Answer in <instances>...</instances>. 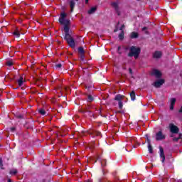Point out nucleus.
Wrapping results in <instances>:
<instances>
[{"mask_svg":"<svg viewBox=\"0 0 182 182\" xmlns=\"http://www.w3.org/2000/svg\"><path fill=\"white\" fill-rule=\"evenodd\" d=\"M68 14L65 12L60 14L58 19L61 25H64V32L65 33V39L71 48H75V40L72 38V36L69 34V25H70V20L67 19Z\"/></svg>","mask_w":182,"mask_h":182,"instance_id":"obj_1","label":"nucleus"},{"mask_svg":"<svg viewBox=\"0 0 182 182\" xmlns=\"http://www.w3.org/2000/svg\"><path fill=\"white\" fill-rule=\"evenodd\" d=\"M140 48L136 46H131L129 48V52L128 53L129 58H134V59H137L139 55H140Z\"/></svg>","mask_w":182,"mask_h":182,"instance_id":"obj_2","label":"nucleus"},{"mask_svg":"<svg viewBox=\"0 0 182 182\" xmlns=\"http://www.w3.org/2000/svg\"><path fill=\"white\" fill-rule=\"evenodd\" d=\"M111 6H112V8L114 9V11H116L117 14L118 16H120V2L113 1L111 3Z\"/></svg>","mask_w":182,"mask_h":182,"instance_id":"obj_3","label":"nucleus"},{"mask_svg":"<svg viewBox=\"0 0 182 182\" xmlns=\"http://www.w3.org/2000/svg\"><path fill=\"white\" fill-rule=\"evenodd\" d=\"M169 129H170L171 133H173V134H177V133H178L179 132L178 127L174 125L173 124H169Z\"/></svg>","mask_w":182,"mask_h":182,"instance_id":"obj_4","label":"nucleus"},{"mask_svg":"<svg viewBox=\"0 0 182 182\" xmlns=\"http://www.w3.org/2000/svg\"><path fill=\"white\" fill-rule=\"evenodd\" d=\"M166 139V135L163 134V132L159 131L156 133V139L159 141L160 140H164Z\"/></svg>","mask_w":182,"mask_h":182,"instance_id":"obj_5","label":"nucleus"},{"mask_svg":"<svg viewBox=\"0 0 182 182\" xmlns=\"http://www.w3.org/2000/svg\"><path fill=\"white\" fill-rule=\"evenodd\" d=\"M163 56V53L161 51H155L153 54V58L154 59H160Z\"/></svg>","mask_w":182,"mask_h":182,"instance_id":"obj_6","label":"nucleus"},{"mask_svg":"<svg viewBox=\"0 0 182 182\" xmlns=\"http://www.w3.org/2000/svg\"><path fill=\"white\" fill-rule=\"evenodd\" d=\"M160 151V157L161 159L162 163H164V160H166V156H164V149L161 146L159 147Z\"/></svg>","mask_w":182,"mask_h":182,"instance_id":"obj_7","label":"nucleus"},{"mask_svg":"<svg viewBox=\"0 0 182 182\" xmlns=\"http://www.w3.org/2000/svg\"><path fill=\"white\" fill-rule=\"evenodd\" d=\"M164 83V80H159L154 83L155 87H160Z\"/></svg>","mask_w":182,"mask_h":182,"instance_id":"obj_8","label":"nucleus"},{"mask_svg":"<svg viewBox=\"0 0 182 182\" xmlns=\"http://www.w3.org/2000/svg\"><path fill=\"white\" fill-rule=\"evenodd\" d=\"M152 75H154V76H156V77H158V78L161 77V73L158 70H154L152 71Z\"/></svg>","mask_w":182,"mask_h":182,"instance_id":"obj_9","label":"nucleus"},{"mask_svg":"<svg viewBox=\"0 0 182 182\" xmlns=\"http://www.w3.org/2000/svg\"><path fill=\"white\" fill-rule=\"evenodd\" d=\"M21 29H19V28H16L14 31V32L13 33V35H14V36H16V38H19L21 36V32H20Z\"/></svg>","mask_w":182,"mask_h":182,"instance_id":"obj_10","label":"nucleus"},{"mask_svg":"<svg viewBox=\"0 0 182 182\" xmlns=\"http://www.w3.org/2000/svg\"><path fill=\"white\" fill-rule=\"evenodd\" d=\"M176 98H171L170 100L171 102V105H170V110H173L174 109V105H176Z\"/></svg>","mask_w":182,"mask_h":182,"instance_id":"obj_11","label":"nucleus"},{"mask_svg":"<svg viewBox=\"0 0 182 182\" xmlns=\"http://www.w3.org/2000/svg\"><path fill=\"white\" fill-rule=\"evenodd\" d=\"M75 5H76V3L75 2V0H71L70 1V12H73V9L75 8Z\"/></svg>","mask_w":182,"mask_h":182,"instance_id":"obj_12","label":"nucleus"},{"mask_svg":"<svg viewBox=\"0 0 182 182\" xmlns=\"http://www.w3.org/2000/svg\"><path fill=\"white\" fill-rule=\"evenodd\" d=\"M130 38L132 39H135L136 38H139V33H136V32H132L130 34Z\"/></svg>","mask_w":182,"mask_h":182,"instance_id":"obj_13","label":"nucleus"},{"mask_svg":"<svg viewBox=\"0 0 182 182\" xmlns=\"http://www.w3.org/2000/svg\"><path fill=\"white\" fill-rule=\"evenodd\" d=\"M23 82H25L23 77H20V78L18 80V86H22L23 85Z\"/></svg>","mask_w":182,"mask_h":182,"instance_id":"obj_14","label":"nucleus"},{"mask_svg":"<svg viewBox=\"0 0 182 182\" xmlns=\"http://www.w3.org/2000/svg\"><path fill=\"white\" fill-rule=\"evenodd\" d=\"M97 8L96 7H92L89 11H88V14L90 15H92V14H95V12H96Z\"/></svg>","mask_w":182,"mask_h":182,"instance_id":"obj_15","label":"nucleus"},{"mask_svg":"<svg viewBox=\"0 0 182 182\" xmlns=\"http://www.w3.org/2000/svg\"><path fill=\"white\" fill-rule=\"evenodd\" d=\"M124 96L122 95H117L115 97V100H118L119 102H121L122 99H124Z\"/></svg>","mask_w":182,"mask_h":182,"instance_id":"obj_16","label":"nucleus"},{"mask_svg":"<svg viewBox=\"0 0 182 182\" xmlns=\"http://www.w3.org/2000/svg\"><path fill=\"white\" fill-rule=\"evenodd\" d=\"M130 97H131L132 100H133V101L136 100V93L134 92V91H132L130 93Z\"/></svg>","mask_w":182,"mask_h":182,"instance_id":"obj_17","label":"nucleus"},{"mask_svg":"<svg viewBox=\"0 0 182 182\" xmlns=\"http://www.w3.org/2000/svg\"><path fill=\"white\" fill-rule=\"evenodd\" d=\"M38 112L40 113V114H42V116H45V114H46V111H45V109H40L38 110Z\"/></svg>","mask_w":182,"mask_h":182,"instance_id":"obj_18","label":"nucleus"},{"mask_svg":"<svg viewBox=\"0 0 182 182\" xmlns=\"http://www.w3.org/2000/svg\"><path fill=\"white\" fill-rule=\"evenodd\" d=\"M119 38L120 41L123 40V38H124V31H122L121 32V33H119Z\"/></svg>","mask_w":182,"mask_h":182,"instance_id":"obj_19","label":"nucleus"},{"mask_svg":"<svg viewBox=\"0 0 182 182\" xmlns=\"http://www.w3.org/2000/svg\"><path fill=\"white\" fill-rule=\"evenodd\" d=\"M181 138H182V134H180L178 135V137H174V138L173 139V141H177L178 140H180V139H181Z\"/></svg>","mask_w":182,"mask_h":182,"instance_id":"obj_20","label":"nucleus"},{"mask_svg":"<svg viewBox=\"0 0 182 182\" xmlns=\"http://www.w3.org/2000/svg\"><path fill=\"white\" fill-rule=\"evenodd\" d=\"M16 173H18V171L16 170V169H11V171H10V174H13V175H15V174H16Z\"/></svg>","mask_w":182,"mask_h":182,"instance_id":"obj_21","label":"nucleus"},{"mask_svg":"<svg viewBox=\"0 0 182 182\" xmlns=\"http://www.w3.org/2000/svg\"><path fill=\"white\" fill-rule=\"evenodd\" d=\"M7 66H12L14 65V62L12 60H9L6 63Z\"/></svg>","mask_w":182,"mask_h":182,"instance_id":"obj_22","label":"nucleus"},{"mask_svg":"<svg viewBox=\"0 0 182 182\" xmlns=\"http://www.w3.org/2000/svg\"><path fill=\"white\" fill-rule=\"evenodd\" d=\"M148 150L149 153H153V148L151 147V144H149L148 145Z\"/></svg>","mask_w":182,"mask_h":182,"instance_id":"obj_23","label":"nucleus"},{"mask_svg":"<svg viewBox=\"0 0 182 182\" xmlns=\"http://www.w3.org/2000/svg\"><path fill=\"white\" fill-rule=\"evenodd\" d=\"M87 100V102H93V97H92V95H88Z\"/></svg>","mask_w":182,"mask_h":182,"instance_id":"obj_24","label":"nucleus"},{"mask_svg":"<svg viewBox=\"0 0 182 182\" xmlns=\"http://www.w3.org/2000/svg\"><path fill=\"white\" fill-rule=\"evenodd\" d=\"M101 166L102 167H105V166H106V159H102L101 161Z\"/></svg>","mask_w":182,"mask_h":182,"instance_id":"obj_25","label":"nucleus"},{"mask_svg":"<svg viewBox=\"0 0 182 182\" xmlns=\"http://www.w3.org/2000/svg\"><path fill=\"white\" fill-rule=\"evenodd\" d=\"M118 106L119 109H123V102L122 101H119Z\"/></svg>","mask_w":182,"mask_h":182,"instance_id":"obj_26","label":"nucleus"},{"mask_svg":"<svg viewBox=\"0 0 182 182\" xmlns=\"http://www.w3.org/2000/svg\"><path fill=\"white\" fill-rule=\"evenodd\" d=\"M0 167L1 169H4V164H2V158H0Z\"/></svg>","mask_w":182,"mask_h":182,"instance_id":"obj_27","label":"nucleus"},{"mask_svg":"<svg viewBox=\"0 0 182 182\" xmlns=\"http://www.w3.org/2000/svg\"><path fill=\"white\" fill-rule=\"evenodd\" d=\"M55 68H57V69H60V68H62V64L58 63L55 65Z\"/></svg>","mask_w":182,"mask_h":182,"instance_id":"obj_28","label":"nucleus"},{"mask_svg":"<svg viewBox=\"0 0 182 182\" xmlns=\"http://www.w3.org/2000/svg\"><path fill=\"white\" fill-rule=\"evenodd\" d=\"M78 51L80 52V53H83V48L82 47L79 48Z\"/></svg>","mask_w":182,"mask_h":182,"instance_id":"obj_29","label":"nucleus"},{"mask_svg":"<svg viewBox=\"0 0 182 182\" xmlns=\"http://www.w3.org/2000/svg\"><path fill=\"white\" fill-rule=\"evenodd\" d=\"M124 29V24H123V25L120 27L119 30L122 31H122H123Z\"/></svg>","mask_w":182,"mask_h":182,"instance_id":"obj_30","label":"nucleus"},{"mask_svg":"<svg viewBox=\"0 0 182 182\" xmlns=\"http://www.w3.org/2000/svg\"><path fill=\"white\" fill-rule=\"evenodd\" d=\"M95 134L97 136H100L102 134L100 132H95Z\"/></svg>","mask_w":182,"mask_h":182,"instance_id":"obj_31","label":"nucleus"},{"mask_svg":"<svg viewBox=\"0 0 182 182\" xmlns=\"http://www.w3.org/2000/svg\"><path fill=\"white\" fill-rule=\"evenodd\" d=\"M129 73H130L131 75H133V70H132V68H129Z\"/></svg>","mask_w":182,"mask_h":182,"instance_id":"obj_32","label":"nucleus"},{"mask_svg":"<svg viewBox=\"0 0 182 182\" xmlns=\"http://www.w3.org/2000/svg\"><path fill=\"white\" fill-rule=\"evenodd\" d=\"M11 132H15V127L11 128Z\"/></svg>","mask_w":182,"mask_h":182,"instance_id":"obj_33","label":"nucleus"},{"mask_svg":"<svg viewBox=\"0 0 182 182\" xmlns=\"http://www.w3.org/2000/svg\"><path fill=\"white\" fill-rule=\"evenodd\" d=\"M147 30V27H144L143 28H142V31H146Z\"/></svg>","mask_w":182,"mask_h":182,"instance_id":"obj_34","label":"nucleus"},{"mask_svg":"<svg viewBox=\"0 0 182 182\" xmlns=\"http://www.w3.org/2000/svg\"><path fill=\"white\" fill-rule=\"evenodd\" d=\"M89 2V0H85V4H87Z\"/></svg>","mask_w":182,"mask_h":182,"instance_id":"obj_35","label":"nucleus"},{"mask_svg":"<svg viewBox=\"0 0 182 182\" xmlns=\"http://www.w3.org/2000/svg\"><path fill=\"white\" fill-rule=\"evenodd\" d=\"M18 118H19V119H22V116H21V115H19V116H18Z\"/></svg>","mask_w":182,"mask_h":182,"instance_id":"obj_36","label":"nucleus"},{"mask_svg":"<svg viewBox=\"0 0 182 182\" xmlns=\"http://www.w3.org/2000/svg\"><path fill=\"white\" fill-rule=\"evenodd\" d=\"M7 182H12V181L11 179H8Z\"/></svg>","mask_w":182,"mask_h":182,"instance_id":"obj_37","label":"nucleus"},{"mask_svg":"<svg viewBox=\"0 0 182 182\" xmlns=\"http://www.w3.org/2000/svg\"><path fill=\"white\" fill-rule=\"evenodd\" d=\"M60 136H61V137H64V136H65V135H63V134H60Z\"/></svg>","mask_w":182,"mask_h":182,"instance_id":"obj_38","label":"nucleus"},{"mask_svg":"<svg viewBox=\"0 0 182 182\" xmlns=\"http://www.w3.org/2000/svg\"><path fill=\"white\" fill-rule=\"evenodd\" d=\"M120 49V47H118V50H119Z\"/></svg>","mask_w":182,"mask_h":182,"instance_id":"obj_39","label":"nucleus"},{"mask_svg":"<svg viewBox=\"0 0 182 182\" xmlns=\"http://www.w3.org/2000/svg\"><path fill=\"white\" fill-rule=\"evenodd\" d=\"M75 1H79V0H75Z\"/></svg>","mask_w":182,"mask_h":182,"instance_id":"obj_40","label":"nucleus"}]
</instances>
